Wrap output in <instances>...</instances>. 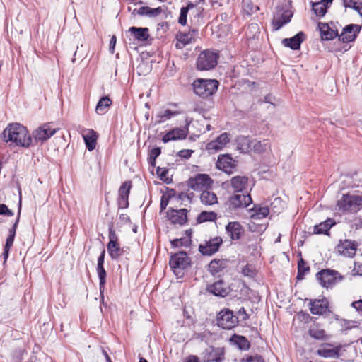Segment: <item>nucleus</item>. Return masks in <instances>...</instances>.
Masks as SVG:
<instances>
[{
  "instance_id": "obj_1",
  "label": "nucleus",
  "mask_w": 362,
  "mask_h": 362,
  "mask_svg": "<svg viewBox=\"0 0 362 362\" xmlns=\"http://www.w3.org/2000/svg\"><path fill=\"white\" fill-rule=\"evenodd\" d=\"M2 137L6 142L24 148H28L33 142L27 128L19 123L8 124L2 132Z\"/></svg>"
},
{
  "instance_id": "obj_2",
  "label": "nucleus",
  "mask_w": 362,
  "mask_h": 362,
  "mask_svg": "<svg viewBox=\"0 0 362 362\" xmlns=\"http://www.w3.org/2000/svg\"><path fill=\"white\" fill-rule=\"evenodd\" d=\"M218 84L215 79H197L193 83L194 91L197 95L206 98L216 92Z\"/></svg>"
},
{
  "instance_id": "obj_3",
  "label": "nucleus",
  "mask_w": 362,
  "mask_h": 362,
  "mask_svg": "<svg viewBox=\"0 0 362 362\" xmlns=\"http://www.w3.org/2000/svg\"><path fill=\"white\" fill-rule=\"evenodd\" d=\"M362 206V196L359 195H343L341 199L337 201V208L343 212L355 213Z\"/></svg>"
},
{
  "instance_id": "obj_4",
  "label": "nucleus",
  "mask_w": 362,
  "mask_h": 362,
  "mask_svg": "<svg viewBox=\"0 0 362 362\" xmlns=\"http://www.w3.org/2000/svg\"><path fill=\"white\" fill-rule=\"evenodd\" d=\"M218 54L209 49L202 52L197 59V68L200 71L214 69L217 64Z\"/></svg>"
},
{
  "instance_id": "obj_5",
  "label": "nucleus",
  "mask_w": 362,
  "mask_h": 362,
  "mask_svg": "<svg viewBox=\"0 0 362 362\" xmlns=\"http://www.w3.org/2000/svg\"><path fill=\"white\" fill-rule=\"evenodd\" d=\"M316 279L322 287L329 288L341 281L342 277L337 271L322 269L316 274Z\"/></svg>"
},
{
  "instance_id": "obj_6",
  "label": "nucleus",
  "mask_w": 362,
  "mask_h": 362,
  "mask_svg": "<svg viewBox=\"0 0 362 362\" xmlns=\"http://www.w3.org/2000/svg\"><path fill=\"white\" fill-rule=\"evenodd\" d=\"M109 242L107 245V252L112 259H117L122 257L125 252L124 247H121L118 243V236L113 230L112 226L109 228Z\"/></svg>"
},
{
  "instance_id": "obj_7",
  "label": "nucleus",
  "mask_w": 362,
  "mask_h": 362,
  "mask_svg": "<svg viewBox=\"0 0 362 362\" xmlns=\"http://www.w3.org/2000/svg\"><path fill=\"white\" fill-rule=\"evenodd\" d=\"M217 325L224 329H231L238 323V317L233 315V313L226 308L221 310L217 315Z\"/></svg>"
},
{
  "instance_id": "obj_8",
  "label": "nucleus",
  "mask_w": 362,
  "mask_h": 362,
  "mask_svg": "<svg viewBox=\"0 0 362 362\" xmlns=\"http://www.w3.org/2000/svg\"><path fill=\"white\" fill-rule=\"evenodd\" d=\"M342 347L341 344L334 346L330 343H325L316 351V354L325 358H339L341 356Z\"/></svg>"
},
{
  "instance_id": "obj_9",
  "label": "nucleus",
  "mask_w": 362,
  "mask_h": 362,
  "mask_svg": "<svg viewBox=\"0 0 362 362\" xmlns=\"http://www.w3.org/2000/svg\"><path fill=\"white\" fill-rule=\"evenodd\" d=\"M358 243L349 239L340 240L336 247L337 253L345 257L352 258L355 256Z\"/></svg>"
},
{
  "instance_id": "obj_10",
  "label": "nucleus",
  "mask_w": 362,
  "mask_h": 362,
  "mask_svg": "<svg viewBox=\"0 0 362 362\" xmlns=\"http://www.w3.org/2000/svg\"><path fill=\"white\" fill-rule=\"evenodd\" d=\"M213 181L211 177L206 174H199L194 178L189 180V186L195 191H201L209 189Z\"/></svg>"
},
{
  "instance_id": "obj_11",
  "label": "nucleus",
  "mask_w": 362,
  "mask_h": 362,
  "mask_svg": "<svg viewBox=\"0 0 362 362\" xmlns=\"http://www.w3.org/2000/svg\"><path fill=\"white\" fill-rule=\"evenodd\" d=\"M204 362H223L225 349L223 347L210 346L202 353Z\"/></svg>"
},
{
  "instance_id": "obj_12",
  "label": "nucleus",
  "mask_w": 362,
  "mask_h": 362,
  "mask_svg": "<svg viewBox=\"0 0 362 362\" xmlns=\"http://www.w3.org/2000/svg\"><path fill=\"white\" fill-rule=\"evenodd\" d=\"M229 207L233 209L245 208L252 203L249 193H235L228 200Z\"/></svg>"
},
{
  "instance_id": "obj_13",
  "label": "nucleus",
  "mask_w": 362,
  "mask_h": 362,
  "mask_svg": "<svg viewBox=\"0 0 362 362\" xmlns=\"http://www.w3.org/2000/svg\"><path fill=\"white\" fill-rule=\"evenodd\" d=\"M57 132L56 129H52L48 124H45L33 132V136L35 144L43 143L49 139Z\"/></svg>"
},
{
  "instance_id": "obj_14",
  "label": "nucleus",
  "mask_w": 362,
  "mask_h": 362,
  "mask_svg": "<svg viewBox=\"0 0 362 362\" xmlns=\"http://www.w3.org/2000/svg\"><path fill=\"white\" fill-rule=\"evenodd\" d=\"M229 141L230 134L227 132L222 133L216 139L208 143L206 149L209 153H214L222 150Z\"/></svg>"
},
{
  "instance_id": "obj_15",
  "label": "nucleus",
  "mask_w": 362,
  "mask_h": 362,
  "mask_svg": "<svg viewBox=\"0 0 362 362\" xmlns=\"http://www.w3.org/2000/svg\"><path fill=\"white\" fill-rule=\"evenodd\" d=\"M190 264L189 258L185 252H180L172 255L169 265L173 269H185Z\"/></svg>"
},
{
  "instance_id": "obj_16",
  "label": "nucleus",
  "mask_w": 362,
  "mask_h": 362,
  "mask_svg": "<svg viewBox=\"0 0 362 362\" xmlns=\"http://www.w3.org/2000/svg\"><path fill=\"white\" fill-rule=\"evenodd\" d=\"M222 243V238L219 236H216L206 241L204 245H200L199 250L204 255H212L218 250Z\"/></svg>"
},
{
  "instance_id": "obj_17",
  "label": "nucleus",
  "mask_w": 362,
  "mask_h": 362,
  "mask_svg": "<svg viewBox=\"0 0 362 362\" xmlns=\"http://www.w3.org/2000/svg\"><path fill=\"white\" fill-rule=\"evenodd\" d=\"M361 27L356 24H349L343 28L339 35V40L344 43L351 42L355 40L359 33Z\"/></svg>"
},
{
  "instance_id": "obj_18",
  "label": "nucleus",
  "mask_w": 362,
  "mask_h": 362,
  "mask_svg": "<svg viewBox=\"0 0 362 362\" xmlns=\"http://www.w3.org/2000/svg\"><path fill=\"white\" fill-rule=\"evenodd\" d=\"M188 211L186 209H173L168 211V217L173 224L182 226L187 221Z\"/></svg>"
},
{
  "instance_id": "obj_19",
  "label": "nucleus",
  "mask_w": 362,
  "mask_h": 362,
  "mask_svg": "<svg viewBox=\"0 0 362 362\" xmlns=\"http://www.w3.org/2000/svg\"><path fill=\"white\" fill-rule=\"evenodd\" d=\"M206 291L216 296L225 297L229 293V287L223 280H218L208 285Z\"/></svg>"
},
{
  "instance_id": "obj_20",
  "label": "nucleus",
  "mask_w": 362,
  "mask_h": 362,
  "mask_svg": "<svg viewBox=\"0 0 362 362\" xmlns=\"http://www.w3.org/2000/svg\"><path fill=\"white\" fill-rule=\"evenodd\" d=\"M226 231L231 240H238L244 234L245 230L239 222L231 221L226 225Z\"/></svg>"
},
{
  "instance_id": "obj_21",
  "label": "nucleus",
  "mask_w": 362,
  "mask_h": 362,
  "mask_svg": "<svg viewBox=\"0 0 362 362\" xmlns=\"http://www.w3.org/2000/svg\"><path fill=\"white\" fill-rule=\"evenodd\" d=\"M328 308L329 303L325 298L311 300L310 302V310L313 315H323L328 311Z\"/></svg>"
},
{
  "instance_id": "obj_22",
  "label": "nucleus",
  "mask_w": 362,
  "mask_h": 362,
  "mask_svg": "<svg viewBox=\"0 0 362 362\" xmlns=\"http://www.w3.org/2000/svg\"><path fill=\"white\" fill-rule=\"evenodd\" d=\"M230 186L234 193H248V178L245 176H235L230 179Z\"/></svg>"
},
{
  "instance_id": "obj_23",
  "label": "nucleus",
  "mask_w": 362,
  "mask_h": 362,
  "mask_svg": "<svg viewBox=\"0 0 362 362\" xmlns=\"http://www.w3.org/2000/svg\"><path fill=\"white\" fill-rule=\"evenodd\" d=\"M318 28L322 40H332L339 35L338 30L334 27H330L328 23L319 22Z\"/></svg>"
},
{
  "instance_id": "obj_24",
  "label": "nucleus",
  "mask_w": 362,
  "mask_h": 362,
  "mask_svg": "<svg viewBox=\"0 0 362 362\" xmlns=\"http://www.w3.org/2000/svg\"><path fill=\"white\" fill-rule=\"evenodd\" d=\"M305 39V33L300 31L291 38L283 39L281 43L284 47H289L293 50H298L300 48L301 43Z\"/></svg>"
},
{
  "instance_id": "obj_25",
  "label": "nucleus",
  "mask_w": 362,
  "mask_h": 362,
  "mask_svg": "<svg viewBox=\"0 0 362 362\" xmlns=\"http://www.w3.org/2000/svg\"><path fill=\"white\" fill-rule=\"evenodd\" d=\"M216 166L226 173H231L235 168V164L229 155H221L218 158Z\"/></svg>"
},
{
  "instance_id": "obj_26",
  "label": "nucleus",
  "mask_w": 362,
  "mask_h": 362,
  "mask_svg": "<svg viewBox=\"0 0 362 362\" xmlns=\"http://www.w3.org/2000/svg\"><path fill=\"white\" fill-rule=\"evenodd\" d=\"M187 135V129L185 128H174L167 132L162 139L164 143H168L170 141H175L179 139H184Z\"/></svg>"
},
{
  "instance_id": "obj_27",
  "label": "nucleus",
  "mask_w": 362,
  "mask_h": 362,
  "mask_svg": "<svg viewBox=\"0 0 362 362\" xmlns=\"http://www.w3.org/2000/svg\"><path fill=\"white\" fill-rule=\"evenodd\" d=\"M162 12L163 8L160 6L156 8H152L149 6H142L139 9H134L132 14L134 16L138 14L141 16H146L150 18H155L159 16Z\"/></svg>"
},
{
  "instance_id": "obj_28",
  "label": "nucleus",
  "mask_w": 362,
  "mask_h": 362,
  "mask_svg": "<svg viewBox=\"0 0 362 362\" xmlns=\"http://www.w3.org/2000/svg\"><path fill=\"white\" fill-rule=\"evenodd\" d=\"M230 342L243 351H247L250 348V343L247 339L242 335L233 334L230 338Z\"/></svg>"
},
{
  "instance_id": "obj_29",
  "label": "nucleus",
  "mask_w": 362,
  "mask_h": 362,
  "mask_svg": "<svg viewBox=\"0 0 362 362\" xmlns=\"http://www.w3.org/2000/svg\"><path fill=\"white\" fill-rule=\"evenodd\" d=\"M237 148L242 153H247L252 150L253 142L249 136H240L236 139Z\"/></svg>"
},
{
  "instance_id": "obj_30",
  "label": "nucleus",
  "mask_w": 362,
  "mask_h": 362,
  "mask_svg": "<svg viewBox=\"0 0 362 362\" xmlns=\"http://www.w3.org/2000/svg\"><path fill=\"white\" fill-rule=\"evenodd\" d=\"M129 32L131 33L138 41L144 42L147 40L149 37V30L147 28L131 27L129 29Z\"/></svg>"
},
{
  "instance_id": "obj_31",
  "label": "nucleus",
  "mask_w": 362,
  "mask_h": 362,
  "mask_svg": "<svg viewBox=\"0 0 362 362\" xmlns=\"http://www.w3.org/2000/svg\"><path fill=\"white\" fill-rule=\"evenodd\" d=\"M179 112L173 111L170 110H160L155 117V124H161L168 119H170L172 117L177 116L179 115Z\"/></svg>"
},
{
  "instance_id": "obj_32",
  "label": "nucleus",
  "mask_w": 362,
  "mask_h": 362,
  "mask_svg": "<svg viewBox=\"0 0 362 362\" xmlns=\"http://www.w3.org/2000/svg\"><path fill=\"white\" fill-rule=\"evenodd\" d=\"M335 224L332 218H327L326 221L314 226V233L327 234L329 229Z\"/></svg>"
},
{
  "instance_id": "obj_33",
  "label": "nucleus",
  "mask_w": 362,
  "mask_h": 362,
  "mask_svg": "<svg viewBox=\"0 0 362 362\" xmlns=\"http://www.w3.org/2000/svg\"><path fill=\"white\" fill-rule=\"evenodd\" d=\"M177 42L175 47L181 49L184 48L187 45L192 43L194 40H192V34L186 33H179L176 35Z\"/></svg>"
},
{
  "instance_id": "obj_34",
  "label": "nucleus",
  "mask_w": 362,
  "mask_h": 362,
  "mask_svg": "<svg viewBox=\"0 0 362 362\" xmlns=\"http://www.w3.org/2000/svg\"><path fill=\"white\" fill-rule=\"evenodd\" d=\"M309 335L317 340H327L329 337L326 334L325 331L320 328L317 325H313L308 330Z\"/></svg>"
},
{
  "instance_id": "obj_35",
  "label": "nucleus",
  "mask_w": 362,
  "mask_h": 362,
  "mask_svg": "<svg viewBox=\"0 0 362 362\" xmlns=\"http://www.w3.org/2000/svg\"><path fill=\"white\" fill-rule=\"evenodd\" d=\"M111 105L112 100L109 98V97L103 96L100 99L96 105L95 112L98 115H103L107 111V109L110 107Z\"/></svg>"
},
{
  "instance_id": "obj_36",
  "label": "nucleus",
  "mask_w": 362,
  "mask_h": 362,
  "mask_svg": "<svg viewBox=\"0 0 362 362\" xmlns=\"http://www.w3.org/2000/svg\"><path fill=\"white\" fill-rule=\"evenodd\" d=\"M83 137L86 143V148L89 151L93 150L95 148L97 141V135L95 132L92 129L88 130L86 134H83Z\"/></svg>"
},
{
  "instance_id": "obj_37",
  "label": "nucleus",
  "mask_w": 362,
  "mask_h": 362,
  "mask_svg": "<svg viewBox=\"0 0 362 362\" xmlns=\"http://www.w3.org/2000/svg\"><path fill=\"white\" fill-rule=\"evenodd\" d=\"M201 202L205 205H213L218 203V199L215 193L207 190H204L200 196Z\"/></svg>"
},
{
  "instance_id": "obj_38",
  "label": "nucleus",
  "mask_w": 362,
  "mask_h": 362,
  "mask_svg": "<svg viewBox=\"0 0 362 362\" xmlns=\"http://www.w3.org/2000/svg\"><path fill=\"white\" fill-rule=\"evenodd\" d=\"M20 213H21V210L19 209V211L18 214V217H17L13 227L9 230V235L6 240V243H5L4 247H6L7 249H11V247H12V245L13 244L14 238H15L16 233V228H17V226H18V224L19 222Z\"/></svg>"
},
{
  "instance_id": "obj_39",
  "label": "nucleus",
  "mask_w": 362,
  "mask_h": 362,
  "mask_svg": "<svg viewBox=\"0 0 362 362\" xmlns=\"http://www.w3.org/2000/svg\"><path fill=\"white\" fill-rule=\"evenodd\" d=\"M269 213L268 206H255L252 209L251 218L255 220H259L267 216Z\"/></svg>"
},
{
  "instance_id": "obj_40",
  "label": "nucleus",
  "mask_w": 362,
  "mask_h": 362,
  "mask_svg": "<svg viewBox=\"0 0 362 362\" xmlns=\"http://www.w3.org/2000/svg\"><path fill=\"white\" fill-rule=\"evenodd\" d=\"M271 147L269 139L255 141L252 145V150L258 153L267 151Z\"/></svg>"
},
{
  "instance_id": "obj_41",
  "label": "nucleus",
  "mask_w": 362,
  "mask_h": 362,
  "mask_svg": "<svg viewBox=\"0 0 362 362\" xmlns=\"http://www.w3.org/2000/svg\"><path fill=\"white\" fill-rule=\"evenodd\" d=\"M328 7L329 6L322 3L321 0L317 2L312 3V9L318 17H323L326 14Z\"/></svg>"
},
{
  "instance_id": "obj_42",
  "label": "nucleus",
  "mask_w": 362,
  "mask_h": 362,
  "mask_svg": "<svg viewBox=\"0 0 362 362\" xmlns=\"http://www.w3.org/2000/svg\"><path fill=\"white\" fill-rule=\"evenodd\" d=\"M217 218V215L214 211H202L197 216V221L199 223L206 221H214Z\"/></svg>"
},
{
  "instance_id": "obj_43",
  "label": "nucleus",
  "mask_w": 362,
  "mask_h": 362,
  "mask_svg": "<svg viewBox=\"0 0 362 362\" xmlns=\"http://www.w3.org/2000/svg\"><path fill=\"white\" fill-rule=\"evenodd\" d=\"M170 244L173 247H179L182 246L187 247L191 244L190 233L187 237L174 239L170 241Z\"/></svg>"
},
{
  "instance_id": "obj_44",
  "label": "nucleus",
  "mask_w": 362,
  "mask_h": 362,
  "mask_svg": "<svg viewBox=\"0 0 362 362\" xmlns=\"http://www.w3.org/2000/svg\"><path fill=\"white\" fill-rule=\"evenodd\" d=\"M224 264L225 263L223 260L215 259L209 264V269L212 274H216L222 270L224 267Z\"/></svg>"
},
{
  "instance_id": "obj_45",
  "label": "nucleus",
  "mask_w": 362,
  "mask_h": 362,
  "mask_svg": "<svg viewBox=\"0 0 362 362\" xmlns=\"http://www.w3.org/2000/svg\"><path fill=\"white\" fill-rule=\"evenodd\" d=\"M242 6L244 12L247 15H250L259 9V8L253 4L252 0H243Z\"/></svg>"
},
{
  "instance_id": "obj_46",
  "label": "nucleus",
  "mask_w": 362,
  "mask_h": 362,
  "mask_svg": "<svg viewBox=\"0 0 362 362\" xmlns=\"http://www.w3.org/2000/svg\"><path fill=\"white\" fill-rule=\"evenodd\" d=\"M97 274H98V278H99V290H100V296L102 297V300L103 301V298H104L103 293H104V291H105V283H106V276H107V274H106L105 269L98 271V272H97Z\"/></svg>"
},
{
  "instance_id": "obj_47",
  "label": "nucleus",
  "mask_w": 362,
  "mask_h": 362,
  "mask_svg": "<svg viewBox=\"0 0 362 362\" xmlns=\"http://www.w3.org/2000/svg\"><path fill=\"white\" fill-rule=\"evenodd\" d=\"M131 187V181L124 182L119 189V197L129 198Z\"/></svg>"
},
{
  "instance_id": "obj_48",
  "label": "nucleus",
  "mask_w": 362,
  "mask_h": 362,
  "mask_svg": "<svg viewBox=\"0 0 362 362\" xmlns=\"http://www.w3.org/2000/svg\"><path fill=\"white\" fill-rule=\"evenodd\" d=\"M310 270L309 267L306 266V263L301 258L298 262V276L297 278L298 279H302L303 278V275L306 272Z\"/></svg>"
},
{
  "instance_id": "obj_49",
  "label": "nucleus",
  "mask_w": 362,
  "mask_h": 362,
  "mask_svg": "<svg viewBox=\"0 0 362 362\" xmlns=\"http://www.w3.org/2000/svg\"><path fill=\"white\" fill-rule=\"evenodd\" d=\"M156 172L160 179L165 183L169 184L172 182V179L168 177V169L158 167Z\"/></svg>"
},
{
  "instance_id": "obj_50",
  "label": "nucleus",
  "mask_w": 362,
  "mask_h": 362,
  "mask_svg": "<svg viewBox=\"0 0 362 362\" xmlns=\"http://www.w3.org/2000/svg\"><path fill=\"white\" fill-rule=\"evenodd\" d=\"M283 208L284 206L282 201L279 197L275 198L271 203V209L274 211V213H280Z\"/></svg>"
},
{
  "instance_id": "obj_51",
  "label": "nucleus",
  "mask_w": 362,
  "mask_h": 362,
  "mask_svg": "<svg viewBox=\"0 0 362 362\" xmlns=\"http://www.w3.org/2000/svg\"><path fill=\"white\" fill-rule=\"evenodd\" d=\"M290 22V19H287L286 21H283L280 18V17L279 16V14L276 13V16H274V21H273V25H274V30H279L284 25H285L286 23Z\"/></svg>"
},
{
  "instance_id": "obj_52",
  "label": "nucleus",
  "mask_w": 362,
  "mask_h": 362,
  "mask_svg": "<svg viewBox=\"0 0 362 362\" xmlns=\"http://www.w3.org/2000/svg\"><path fill=\"white\" fill-rule=\"evenodd\" d=\"M187 8H182L180 10V14L178 19V23L182 25H185L187 23Z\"/></svg>"
},
{
  "instance_id": "obj_53",
  "label": "nucleus",
  "mask_w": 362,
  "mask_h": 362,
  "mask_svg": "<svg viewBox=\"0 0 362 362\" xmlns=\"http://www.w3.org/2000/svg\"><path fill=\"white\" fill-rule=\"evenodd\" d=\"M241 362H264V360L261 356L255 354L243 358Z\"/></svg>"
},
{
  "instance_id": "obj_54",
  "label": "nucleus",
  "mask_w": 362,
  "mask_h": 362,
  "mask_svg": "<svg viewBox=\"0 0 362 362\" xmlns=\"http://www.w3.org/2000/svg\"><path fill=\"white\" fill-rule=\"evenodd\" d=\"M0 215H4L6 216H13V212L8 209L6 204H0Z\"/></svg>"
},
{
  "instance_id": "obj_55",
  "label": "nucleus",
  "mask_w": 362,
  "mask_h": 362,
  "mask_svg": "<svg viewBox=\"0 0 362 362\" xmlns=\"http://www.w3.org/2000/svg\"><path fill=\"white\" fill-rule=\"evenodd\" d=\"M194 152L192 150L189 149H183L178 152L177 155L179 157L183 158L185 159H188L191 157L192 153Z\"/></svg>"
},
{
  "instance_id": "obj_56",
  "label": "nucleus",
  "mask_w": 362,
  "mask_h": 362,
  "mask_svg": "<svg viewBox=\"0 0 362 362\" xmlns=\"http://www.w3.org/2000/svg\"><path fill=\"white\" fill-rule=\"evenodd\" d=\"M129 198L119 197L117 200L118 207L119 209H126L129 206Z\"/></svg>"
},
{
  "instance_id": "obj_57",
  "label": "nucleus",
  "mask_w": 362,
  "mask_h": 362,
  "mask_svg": "<svg viewBox=\"0 0 362 362\" xmlns=\"http://www.w3.org/2000/svg\"><path fill=\"white\" fill-rule=\"evenodd\" d=\"M161 153V149L158 147L153 148L149 154V157H151V160H153V158H156L160 156Z\"/></svg>"
},
{
  "instance_id": "obj_58",
  "label": "nucleus",
  "mask_w": 362,
  "mask_h": 362,
  "mask_svg": "<svg viewBox=\"0 0 362 362\" xmlns=\"http://www.w3.org/2000/svg\"><path fill=\"white\" fill-rule=\"evenodd\" d=\"M238 315H242V316H243V317H242V320H244V321H245V320H248V319H249V315H248V314H247L246 310H245V309L243 307L240 308L238 310Z\"/></svg>"
},
{
  "instance_id": "obj_59",
  "label": "nucleus",
  "mask_w": 362,
  "mask_h": 362,
  "mask_svg": "<svg viewBox=\"0 0 362 362\" xmlns=\"http://www.w3.org/2000/svg\"><path fill=\"white\" fill-rule=\"evenodd\" d=\"M351 306L355 308L357 311L362 312V300L354 301L351 303Z\"/></svg>"
},
{
  "instance_id": "obj_60",
  "label": "nucleus",
  "mask_w": 362,
  "mask_h": 362,
  "mask_svg": "<svg viewBox=\"0 0 362 362\" xmlns=\"http://www.w3.org/2000/svg\"><path fill=\"white\" fill-rule=\"evenodd\" d=\"M280 18L283 21H286L287 18L288 20L291 18L292 17V13H291V11H288V10H286L284 11L281 14V16H279Z\"/></svg>"
},
{
  "instance_id": "obj_61",
  "label": "nucleus",
  "mask_w": 362,
  "mask_h": 362,
  "mask_svg": "<svg viewBox=\"0 0 362 362\" xmlns=\"http://www.w3.org/2000/svg\"><path fill=\"white\" fill-rule=\"evenodd\" d=\"M116 42H117V38H116V37L115 35H113L111 37V39H110V48H109L110 52L112 54L114 53Z\"/></svg>"
},
{
  "instance_id": "obj_62",
  "label": "nucleus",
  "mask_w": 362,
  "mask_h": 362,
  "mask_svg": "<svg viewBox=\"0 0 362 362\" xmlns=\"http://www.w3.org/2000/svg\"><path fill=\"white\" fill-rule=\"evenodd\" d=\"M352 8L358 12V13L362 17V3H356L353 5Z\"/></svg>"
},
{
  "instance_id": "obj_63",
  "label": "nucleus",
  "mask_w": 362,
  "mask_h": 362,
  "mask_svg": "<svg viewBox=\"0 0 362 362\" xmlns=\"http://www.w3.org/2000/svg\"><path fill=\"white\" fill-rule=\"evenodd\" d=\"M168 204V199L165 198L164 196L162 197L160 201V210L163 211L166 209Z\"/></svg>"
},
{
  "instance_id": "obj_64",
  "label": "nucleus",
  "mask_w": 362,
  "mask_h": 362,
  "mask_svg": "<svg viewBox=\"0 0 362 362\" xmlns=\"http://www.w3.org/2000/svg\"><path fill=\"white\" fill-rule=\"evenodd\" d=\"M185 362H199V358L196 356L191 355L186 358Z\"/></svg>"
}]
</instances>
